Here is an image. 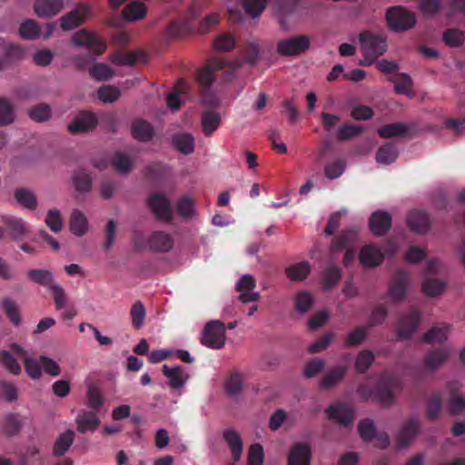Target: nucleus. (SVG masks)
<instances>
[{"label":"nucleus","mask_w":465,"mask_h":465,"mask_svg":"<svg viewBox=\"0 0 465 465\" xmlns=\"http://www.w3.org/2000/svg\"><path fill=\"white\" fill-rule=\"evenodd\" d=\"M374 361V354L369 350H362L359 352L355 368L360 373H365Z\"/></svg>","instance_id":"57"},{"label":"nucleus","mask_w":465,"mask_h":465,"mask_svg":"<svg viewBox=\"0 0 465 465\" xmlns=\"http://www.w3.org/2000/svg\"><path fill=\"white\" fill-rule=\"evenodd\" d=\"M359 41L363 55V60L360 61L362 66L371 65L387 50L386 37L381 34L363 31L359 35Z\"/></svg>","instance_id":"4"},{"label":"nucleus","mask_w":465,"mask_h":465,"mask_svg":"<svg viewBox=\"0 0 465 465\" xmlns=\"http://www.w3.org/2000/svg\"><path fill=\"white\" fill-rule=\"evenodd\" d=\"M19 35L24 39H35L40 36L41 28L37 22L28 19L21 24L19 27Z\"/></svg>","instance_id":"50"},{"label":"nucleus","mask_w":465,"mask_h":465,"mask_svg":"<svg viewBox=\"0 0 465 465\" xmlns=\"http://www.w3.org/2000/svg\"><path fill=\"white\" fill-rule=\"evenodd\" d=\"M176 209L180 216L191 218L195 212V203L192 198L183 196L178 201Z\"/></svg>","instance_id":"64"},{"label":"nucleus","mask_w":465,"mask_h":465,"mask_svg":"<svg viewBox=\"0 0 465 465\" xmlns=\"http://www.w3.org/2000/svg\"><path fill=\"white\" fill-rule=\"evenodd\" d=\"M88 13L89 8L85 5H80L75 9L62 16V29L64 31H70L78 27L84 22Z\"/></svg>","instance_id":"21"},{"label":"nucleus","mask_w":465,"mask_h":465,"mask_svg":"<svg viewBox=\"0 0 465 465\" xmlns=\"http://www.w3.org/2000/svg\"><path fill=\"white\" fill-rule=\"evenodd\" d=\"M147 206L157 219L166 223L173 220L171 203L163 193H152L147 200Z\"/></svg>","instance_id":"11"},{"label":"nucleus","mask_w":465,"mask_h":465,"mask_svg":"<svg viewBox=\"0 0 465 465\" xmlns=\"http://www.w3.org/2000/svg\"><path fill=\"white\" fill-rule=\"evenodd\" d=\"M15 120L14 106L11 102L0 97V125H8Z\"/></svg>","instance_id":"56"},{"label":"nucleus","mask_w":465,"mask_h":465,"mask_svg":"<svg viewBox=\"0 0 465 465\" xmlns=\"http://www.w3.org/2000/svg\"><path fill=\"white\" fill-rule=\"evenodd\" d=\"M2 307L11 322L15 325H18L21 322L18 306L14 301L5 298L2 302Z\"/></svg>","instance_id":"62"},{"label":"nucleus","mask_w":465,"mask_h":465,"mask_svg":"<svg viewBox=\"0 0 465 465\" xmlns=\"http://www.w3.org/2000/svg\"><path fill=\"white\" fill-rule=\"evenodd\" d=\"M131 133L134 138L139 142H149L155 134L153 125L143 119H136L132 123Z\"/></svg>","instance_id":"28"},{"label":"nucleus","mask_w":465,"mask_h":465,"mask_svg":"<svg viewBox=\"0 0 465 465\" xmlns=\"http://www.w3.org/2000/svg\"><path fill=\"white\" fill-rule=\"evenodd\" d=\"M73 184L75 191L80 193H85L91 191L93 185V179L84 169L76 170L72 177Z\"/></svg>","instance_id":"39"},{"label":"nucleus","mask_w":465,"mask_h":465,"mask_svg":"<svg viewBox=\"0 0 465 465\" xmlns=\"http://www.w3.org/2000/svg\"><path fill=\"white\" fill-rule=\"evenodd\" d=\"M188 85L183 79H179L173 90L166 98L167 106L172 110H178L181 106V96L185 94Z\"/></svg>","instance_id":"41"},{"label":"nucleus","mask_w":465,"mask_h":465,"mask_svg":"<svg viewBox=\"0 0 465 465\" xmlns=\"http://www.w3.org/2000/svg\"><path fill=\"white\" fill-rule=\"evenodd\" d=\"M421 321V314L414 308L400 316L396 326V335L398 341L410 339L416 331Z\"/></svg>","instance_id":"10"},{"label":"nucleus","mask_w":465,"mask_h":465,"mask_svg":"<svg viewBox=\"0 0 465 465\" xmlns=\"http://www.w3.org/2000/svg\"><path fill=\"white\" fill-rule=\"evenodd\" d=\"M23 427L22 420L17 413H9L5 416L3 430L8 437L18 434Z\"/></svg>","instance_id":"47"},{"label":"nucleus","mask_w":465,"mask_h":465,"mask_svg":"<svg viewBox=\"0 0 465 465\" xmlns=\"http://www.w3.org/2000/svg\"><path fill=\"white\" fill-rule=\"evenodd\" d=\"M398 157V151L396 145L392 143H385L382 144L376 153V161L382 164H391Z\"/></svg>","instance_id":"42"},{"label":"nucleus","mask_w":465,"mask_h":465,"mask_svg":"<svg viewBox=\"0 0 465 465\" xmlns=\"http://www.w3.org/2000/svg\"><path fill=\"white\" fill-rule=\"evenodd\" d=\"M130 315L134 328L136 330L141 329L145 318V308L143 304L141 302L134 303L131 307Z\"/></svg>","instance_id":"61"},{"label":"nucleus","mask_w":465,"mask_h":465,"mask_svg":"<svg viewBox=\"0 0 465 465\" xmlns=\"http://www.w3.org/2000/svg\"><path fill=\"white\" fill-rule=\"evenodd\" d=\"M445 282L433 278L425 279L422 282V292L430 297H436L440 295L445 289Z\"/></svg>","instance_id":"52"},{"label":"nucleus","mask_w":465,"mask_h":465,"mask_svg":"<svg viewBox=\"0 0 465 465\" xmlns=\"http://www.w3.org/2000/svg\"><path fill=\"white\" fill-rule=\"evenodd\" d=\"M364 131L363 126L353 124H346L339 128L337 138L340 141H347L352 139Z\"/></svg>","instance_id":"58"},{"label":"nucleus","mask_w":465,"mask_h":465,"mask_svg":"<svg viewBox=\"0 0 465 465\" xmlns=\"http://www.w3.org/2000/svg\"><path fill=\"white\" fill-rule=\"evenodd\" d=\"M0 51L3 57L0 58V71L4 70L10 63L23 60L25 56V49L17 44L6 43L0 37Z\"/></svg>","instance_id":"16"},{"label":"nucleus","mask_w":465,"mask_h":465,"mask_svg":"<svg viewBox=\"0 0 465 465\" xmlns=\"http://www.w3.org/2000/svg\"><path fill=\"white\" fill-rule=\"evenodd\" d=\"M1 223L5 229V236L7 233L14 241L23 239L29 232L26 223L21 217L5 214L1 216Z\"/></svg>","instance_id":"14"},{"label":"nucleus","mask_w":465,"mask_h":465,"mask_svg":"<svg viewBox=\"0 0 465 465\" xmlns=\"http://www.w3.org/2000/svg\"><path fill=\"white\" fill-rule=\"evenodd\" d=\"M27 277L33 282L48 287L49 289L50 285H54L53 283L54 275L49 270L32 269L27 272Z\"/></svg>","instance_id":"45"},{"label":"nucleus","mask_w":465,"mask_h":465,"mask_svg":"<svg viewBox=\"0 0 465 465\" xmlns=\"http://www.w3.org/2000/svg\"><path fill=\"white\" fill-rule=\"evenodd\" d=\"M369 328L367 326H358L352 331L349 332L344 341L345 347H355L360 345L367 337Z\"/></svg>","instance_id":"53"},{"label":"nucleus","mask_w":465,"mask_h":465,"mask_svg":"<svg viewBox=\"0 0 465 465\" xmlns=\"http://www.w3.org/2000/svg\"><path fill=\"white\" fill-rule=\"evenodd\" d=\"M388 27L393 32H403L415 26L417 20L413 12L402 7L393 6L387 10Z\"/></svg>","instance_id":"5"},{"label":"nucleus","mask_w":465,"mask_h":465,"mask_svg":"<svg viewBox=\"0 0 465 465\" xmlns=\"http://www.w3.org/2000/svg\"><path fill=\"white\" fill-rule=\"evenodd\" d=\"M442 409L441 393L434 391L427 401L426 416L429 420H435L439 417Z\"/></svg>","instance_id":"48"},{"label":"nucleus","mask_w":465,"mask_h":465,"mask_svg":"<svg viewBox=\"0 0 465 465\" xmlns=\"http://www.w3.org/2000/svg\"><path fill=\"white\" fill-rule=\"evenodd\" d=\"M46 226L54 232H59L63 229L64 222L61 212L57 209H50L45 218Z\"/></svg>","instance_id":"60"},{"label":"nucleus","mask_w":465,"mask_h":465,"mask_svg":"<svg viewBox=\"0 0 465 465\" xmlns=\"http://www.w3.org/2000/svg\"><path fill=\"white\" fill-rule=\"evenodd\" d=\"M394 83V89L398 94H408L413 86V82L409 74L400 73L395 78L390 79Z\"/></svg>","instance_id":"54"},{"label":"nucleus","mask_w":465,"mask_h":465,"mask_svg":"<svg viewBox=\"0 0 465 465\" xmlns=\"http://www.w3.org/2000/svg\"><path fill=\"white\" fill-rule=\"evenodd\" d=\"M146 6L142 2H132L123 10L124 19L126 21H137L143 19L146 15Z\"/></svg>","instance_id":"43"},{"label":"nucleus","mask_w":465,"mask_h":465,"mask_svg":"<svg viewBox=\"0 0 465 465\" xmlns=\"http://www.w3.org/2000/svg\"><path fill=\"white\" fill-rule=\"evenodd\" d=\"M148 245L153 252H167L173 247V239L164 232L156 231L149 237Z\"/></svg>","instance_id":"26"},{"label":"nucleus","mask_w":465,"mask_h":465,"mask_svg":"<svg viewBox=\"0 0 465 465\" xmlns=\"http://www.w3.org/2000/svg\"><path fill=\"white\" fill-rule=\"evenodd\" d=\"M222 122L219 113L207 110L202 114L201 125L205 136H211L220 126Z\"/></svg>","instance_id":"31"},{"label":"nucleus","mask_w":465,"mask_h":465,"mask_svg":"<svg viewBox=\"0 0 465 465\" xmlns=\"http://www.w3.org/2000/svg\"><path fill=\"white\" fill-rule=\"evenodd\" d=\"M341 277V269L335 265L331 264L327 266L322 272V284L324 291L328 292L340 282Z\"/></svg>","instance_id":"34"},{"label":"nucleus","mask_w":465,"mask_h":465,"mask_svg":"<svg viewBox=\"0 0 465 465\" xmlns=\"http://www.w3.org/2000/svg\"><path fill=\"white\" fill-rule=\"evenodd\" d=\"M75 423L80 433L94 432L99 427L101 420L96 411L81 410L75 418Z\"/></svg>","instance_id":"22"},{"label":"nucleus","mask_w":465,"mask_h":465,"mask_svg":"<svg viewBox=\"0 0 465 465\" xmlns=\"http://www.w3.org/2000/svg\"><path fill=\"white\" fill-rule=\"evenodd\" d=\"M409 228L420 234L426 233L430 227L429 215L422 211H411L407 217Z\"/></svg>","instance_id":"25"},{"label":"nucleus","mask_w":465,"mask_h":465,"mask_svg":"<svg viewBox=\"0 0 465 465\" xmlns=\"http://www.w3.org/2000/svg\"><path fill=\"white\" fill-rule=\"evenodd\" d=\"M408 126L401 122L385 124L377 130L378 134L384 139L391 137H402L407 134Z\"/></svg>","instance_id":"40"},{"label":"nucleus","mask_w":465,"mask_h":465,"mask_svg":"<svg viewBox=\"0 0 465 465\" xmlns=\"http://www.w3.org/2000/svg\"><path fill=\"white\" fill-rule=\"evenodd\" d=\"M409 281L410 274L407 272L398 270L395 272L388 292L392 302H400L405 297Z\"/></svg>","instance_id":"17"},{"label":"nucleus","mask_w":465,"mask_h":465,"mask_svg":"<svg viewBox=\"0 0 465 465\" xmlns=\"http://www.w3.org/2000/svg\"><path fill=\"white\" fill-rule=\"evenodd\" d=\"M63 7V0H36L34 10L39 17H52L60 13Z\"/></svg>","instance_id":"27"},{"label":"nucleus","mask_w":465,"mask_h":465,"mask_svg":"<svg viewBox=\"0 0 465 465\" xmlns=\"http://www.w3.org/2000/svg\"><path fill=\"white\" fill-rule=\"evenodd\" d=\"M173 146L183 154H190L194 150V138L191 134L179 133L173 135Z\"/></svg>","instance_id":"33"},{"label":"nucleus","mask_w":465,"mask_h":465,"mask_svg":"<svg viewBox=\"0 0 465 465\" xmlns=\"http://www.w3.org/2000/svg\"><path fill=\"white\" fill-rule=\"evenodd\" d=\"M72 42L77 46H85L94 54L100 55L106 48L105 43L95 34L83 29L72 36Z\"/></svg>","instance_id":"13"},{"label":"nucleus","mask_w":465,"mask_h":465,"mask_svg":"<svg viewBox=\"0 0 465 465\" xmlns=\"http://www.w3.org/2000/svg\"><path fill=\"white\" fill-rule=\"evenodd\" d=\"M326 413L330 420H334L343 426L351 424L355 419L353 410L344 403H335L331 405Z\"/></svg>","instance_id":"20"},{"label":"nucleus","mask_w":465,"mask_h":465,"mask_svg":"<svg viewBox=\"0 0 465 465\" xmlns=\"http://www.w3.org/2000/svg\"><path fill=\"white\" fill-rule=\"evenodd\" d=\"M311 47V39L306 35H296L282 39L277 44V52L282 56H299Z\"/></svg>","instance_id":"9"},{"label":"nucleus","mask_w":465,"mask_h":465,"mask_svg":"<svg viewBox=\"0 0 465 465\" xmlns=\"http://www.w3.org/2000/svg\"><path fill=\"white\" fill-rule=\"evenodd\" d=\"M442 41L449 47H460L465 43V33L459 28L446 29L442 34Z\"/></svg>","instance_id":"44"},{"label":"nucleus","mask_w":465,"mask_h":465,"mask_svg":"<svg viewBox=\"0 0 465 465\" xmlns=\"http://www.w3.org/2000/svg\"><path fill=\"white\" fill-rule=\"evenodd\" d=\"M401 381L391 374H383L374 388V399L383 406H390L395 401V391L400 390Z\"/></svg>","instance_id":"6"},{"label":"nucleus","mask_w":465,"mask_h":465,"mask_svg":"<svg viewBox=\"0 0 465 465\" xmlns=\"http://www.w3.org/2000/svg\"><path fill=\"white\" fill-rule=\"evenodd\" d=\"M449 357L448 351L443 348L434 349L427 353L424 358V367L428 371H433L443 364Z\"/></svg>","instance_id":"36"},{"label":"nucleus","mask_w":465,"mask_h":465,"mask_svg":"<svg viewBox=\"0 0 465 465\" xmlns=\"http://www.w3.org/2000/svg\"><path fill=\"white\" fill-rule=\"evenodd\" d=\"M359 260L365 267H376L383 262L384 253L376 245L369 244L361 248Z\"/></svg>","instance_id":"23"},{"label":"nucleus","mask_w":465,"mask_h":465,"mask_svg":"<svg viewBox=\"0 0 465 465\" xmlns=\"http://www.w3.org/2000/svg\"><path fill=\"white\" fill-rule=\"evenodd\" d=\"M163 373L168 378L169 384L173 389L182 388L185 383L183 379V368L181 366L170 368L163 365Z\"/></svg>","instance_id":"49"},{"label":"nucleus","mask_w":465,"mask_h":465,"mask_svg":"<svg viewBox=\"0 0 465 465\" xmlns=\"http://www.w3.org/2000/svg\"><path fill=\"white\" fill-rule=\"evenodd\" d=\"M268 0H243L244 11L252 18L263 12ZM303 15L301 0H282L278 7L279 23L282 30H289Z\"/></svg>","instance_id":"2"},{"label":"nucleus","mask_w":465,"mask_h":465,"mask_svg":"<svg viewBox=\"0 0 465 465\" xmlns=\"http://www.w3.org/2000/svg\"><path fill=\"white\" fill-rule=\"evenodd\" d=\"M360 436L364 441H371L376 437V427L373 421L370 419H365L360 421L358 426Z\"/></svg>","instance_id":"63"},{"label":"nucleus","mask_w":465,"mask_h":465,"mask_svg":"<svg viewBox=\"0 0 465 465\" xmlns=\"http://www.w3.org/2000/svg\"><path fill=\"white\" fill-rule=\"evenodd\" d=\"M223 436L231 450L233 460L237 462L242 453V440L240 434L233 429H226Z\"/></svg>","instance_id":"30"},{"label":"nucleus","mask_w":465,"mask_h":465,"mask_svg":"<svg viewBox=\"0 0 465 465\" xmlns=\"http://www.w3.org/2000/svg\"><path fill=\"white\" fill-rule=\"evenodd\" d=\"M311 271V264L303 261L288 266L285 269V274L292 282H302L308 277Z\"/></svg>","instance_id":"32"},{"label":"nucleus","mask_w":465,"mask_h":465,"mask_svg":"<svg viewBox=\"0 0 465 465\" xmlns=\"http://www.w3.org/2000/svg\"><path fill=\"white\" fill-rule=\"evenodd\" d=\"M447 326H433L424 333L422 341L426 343L439 342L441 343L447 339Z\"/></svg>","instance_id":"55"},{"label":"nucleus","mask_w":465,"mask_h":465,"mask_svg":"<svg viewBox=\"0 0 465 465\" xmlns=\"http://www.w3.org/2000/svg\"><path fill=\"white\" fill-rule=\"evenodd\" d=\"M112 165L115 171L123 174L130 173L133 169V163L130 158L122 152L114 153L112 157Z\"/></svg>","instance_id":"51"},{"label":"nucleus","mask_w":465,"mask_h":465,"mask_svg":"<svg viewBox=\"0 0 465 465\" xmlns=\"http://www.w3.org/2000/svg\"><path fill=\"white\" fill-rule=\"evenodd\" d=\"M74 440V432L72 430L61 433L54 441L53 455L61 457L68 451Z\"/></svg>","instance_id":"37"},{"label":"nucleus","mask_w":465,"mask_h":465,"mask_svg":"<svg viewBox=\"0 0 465 465\" xmlns=\"http://www.w3.org/2000/svg\"><path fill=\"white\" fill-rule=\"evenodd\" d=\"M104 403V399L99 387L94 383L88 384L86 391V405L91 409V411L99 412L102 410Z\"/></svg>","instance_id":"35"},{"label":"nucleus","mask_w":465,"mask_h":465,"mask_svg":"<svg viewBox=\"0 0 465 465\" xmlns=\"http://www.w3.org/2000/svg\"><path fill=\"white\" fill-rule=\"evenodd\" d=\"M420 421L417 418L407 420L401 426L397 435V444L400 448L408 447L420 430Z\"/></svg>","instance_id":"19"},{"label":"nucleus","mask_w":465,"mask_h":465,"mask_svg":"<svg viewBox=\"0 0 465 465\" xmlns=\"http://www.w3.org/2000/svg\"><path fill=\"white\" fill-rule=\"evenodd\" d=\"M201 343L213 350L222 349L225 344V325L222 321H209L202 332Z\"/></svg>","instance_id":"7"},{"label":"nucleus","mask_w":465,"mask_h":465,"mask_svg":"<svg viewBox=\"0 0 465 465\" xmlns=\"http://www.w3.org/2000/svg\"><path fill=\"white\" fill-rule=\"evenodd\" d=\"M98 119L92 111H80L68 124V131L73 134L88 133L96 128Z\"/></svg>","instance_id":"12"},{"label":"nucleus","mask_w":465,"mask_h":465,"mask_svg":"<svg viewBox=\"0 0 465 465\" xmlns=\"http://www.w3.org/2000/svg\"><path fill=\"white\" fill-rule=\"evenodd\" d=\"M312 446L306 441H298L293 443L287 455L288 465H311L312 463Z\"/></svg>","instance_id":"15"},{"label":"nucleus","mask_w":465,"mask_h":465,"mask_svg":"<svg viewBox=\"0 0 465 465\" xmlns=\"http://www.w3.org/2000/svg\"><path fill=\"white\" fill-rule=\"evenodd\" d=\"M360 231L359 226L353 225L343 230L337 237H335L331 244L330 251L331 253L346 249L343 257L345 266L351 264L355 258V252L349 246L355 241Z\"/></svg>","instance_id":"8"},{"label":"nucleus","mask_w":465,"mask_h":465,"mask_svg":"<svg viewBox=\"0 0 465 465\" xmlns=\"http://www.w3.org/2000/svg\"><path fill=\"white\" fill-rule=\"evenodd\" d=\"M241 67V62L235 60L230 62L223 57H213L209 60L207 65L197 73V82L203 90L211 87L217 77V72L223 71V80L231 81L234 77V71Z\"/></svg>","instance_id":"3"},{"label":"nucleus","mask_w":465,"mask_h":465,"mask_svg":"<svg viewBox=\"0 0 465 465\" xmlns=\"http://www.w3.org/2000/svg\"><path fill=\"white\" fill-rule=\"evenodd\" d=\"M14 197L25 209L35 210L37 207V198L35 193L28 188H17L14 193Z\"/></svg>","instance_id":"38"},{"label":"nucleus","mask_w":465,"mask_h":465,"mask_svg":"<svg viewBox=\"0 0 465 465\" xmlns=\"http://www.w3.org/2000/svg\"><path fill=\"white\" fill-rule=\"evenodd\" d=\"M369 227L373 234L377 236L384 235L391 230V216L385 211L378 210L371 215Z\"/></svg>","instance_id":"18"},{"label":"nucleus","mask_w":465,"mask_h":465,"mask_svg":"<svg viewBox=\"0 0 465 465\" xmlns=\"http://www.w3.org/2000/svg\"><path fill=\"white\" fill-rule=\"evenodd\" d=\"M200 16L201 11L194 5H191L180 19L173 20L169 24L165 30L166 35L178 38L192 33L205 34L220 23L217 13L209 14L198 22Z\"/></svg>","instance_id":"1"},{"label":"nucleus","mask_w":465,"mask_h":465,"mask_svg":"<svg viewBox=\"0 0 465 465\" xmlns=\"http://www.w3.org/2000/svg\"><path fill=\"white\" fill-rule=\"evenodd\" d=\"M28 114L35 122H45L51 117V108L46 104H39L31 107Z\"/></svg>","instance_id":"59"},{"label":"nucleus","mask_w":465,"mask_h":465,"mask_svg":"<svg viewBox=\"0 0 465 465\" xmlns=\"http://www.w3.org/2000/svg\"><path fill=\"white\" fill-rule=\"evenodd\" d=\"M347 366L337 365L331 369L320 381L322 390H330L338 384L347 372Z\"/></svg>","instance_id":"29"},{"label":"nucleus","mask_w":465,"mask_h":465,"mask_svg":"<svg viewBox=\"0 0 465 465\" xmlns=\"http://www.w3.org/2000/svg\"><path fill=\"white\" fill-rule=\"evenodd\" d=\"M70 231L77 235L82 236L87 229V220L85 215L79 210H74L70 217Z\"/></svg>","instance_id":"46"},{"label":"nucleus","mask_w":465,"mask_h":465,"mask_svg":"<svg viewBox=\"0 0 465 465\" xmlns=\"http://www.w3.org/2000/svg\"><path fill=\"white\" fill-rule=\"evenodd\" d=\"M461 388L458 381H451L447 383V389L451 394L449 400V411L451 415H459L465 411V397L455 395Z\"/></svg>","instance_id":"24"}]
</instances>
